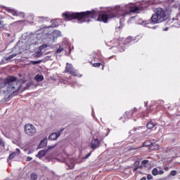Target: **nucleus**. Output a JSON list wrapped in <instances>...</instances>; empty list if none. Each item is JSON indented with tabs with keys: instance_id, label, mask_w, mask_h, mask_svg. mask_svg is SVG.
Wrapping results in <instances>:
<instances>
[{
	"instance_id": "1",
	"label": "nucleus",
	"mask_w": 180,
	"mask_h": 180,
	"mask_svg": "<svg viewBox=\"0 0 180 180\" xmlns=\"http://www.w3.org/2000/svg\"><path fill=\"white\" fill-rule=\"evenodd\" d=\"M33 85V82L26 83V81L21 80V82H18L16 80V77L11 76L6 78L4 83L0 85L1 89L0 90V94L4 95V99H8L11 95H15L18 91H26L30 86Z\"/></svg>"
},
{
	"instance_id": "2",
	"label": "nucleus",
	"mask_w": 180,
	"mask_h": 180,
	"mask_svg": "<svg viewBox=\"0 0 180 180\" xmlns=\"http://www.w3.org/2000/svg\"><path fill=\"white\" fill-rule=\"evenodd\" d=\"M94 11L75 13L72 14L65 13H63V16H65V19H68V20H71L72 19H82V18H89V16H91V15H94Z\"/></svg>"
},
{
	"instance_id": "3",
	"label": "nucleus",
	"mask_w": 180,
	"mask_h": 180,
	"mask_svg": "<svg viewBox=\"0 0 180 180\" xmlns=\"http://www.w3.org/2000/svg\"><path fill=\"white\" fill-rule=\"evenodd\" d=\"M166 18L167 15H165L164 10L161 8H158L152 16L151 20L153 23H161V22L165 20Z\"/></svg>"
},
{
	"instance_id": "4",
	"label": "nucleus",
	"mask_w": 180,
	"mask_h": 180,
	"mask_svg": "<svg viewBox=\"0 0 180 180\" xmlns=\"http://www.w3.org/2000/svg\"><path fill=\"white\" fill-rule=\"evenodd\" d=\"M25 133L27 136H34L36 134V127L33 126L32 124H27L24 127Z\"/></svg>"
},
{
	"instance_id": "5",
	"label": "nucleus",
	"mask_w": 180,
	"mask_h": 180,
	"mask_svg": "<svg viewBox=\"0 0 180 180\" xmlns=\"http://www.w3.org/2000/svg\"><path fill=\"white\" fill-rule=\"evenodd\" d=\"M116 15L112 13L110 14L109 16H108V15L106 14H103L102 15H100L98 18V20H102V22H104V23H106V22H108V19H112L113 18H116Z\"/></svg>"
},
{
	"instance_id": "6",
	"label": "nucleus",
	"mask_w": 180,
	"mask_h": 180,
	"mask_svg": "<svg viewBox=\"0 0 180 180\" xmlns=\"http://www.w3.org/2000/svg\"><path fill=\"white\" fill-rule=\"evenodd\" d=\"M100 146L101 142H99V140L98 139H95L94 141H91V148L93 150H96V148H98V147Z\"/></svg>"
},
{
	"instance_id": "7",
	"label": "nucleus",
	"mask_w": 180,
	"mask_h": 180,
	"mask_svg": "<svg viewBox=\"0 0 180 180\" xmlns=\"http://www.w3.org/2000/svg\"><path fill=\"white\" fill-rule=\"evenodd\" d=\"M61 131H58L57 133H52L50 136H49V139L50 140H57V139H58V137H60V136H61Z\"/></svg>"
},
{
	"instance_id": "8",
	"label": "nucleus",
	"mask_w": 180,
	"mask_h": 180,
	"mask_svg": "<svg viewBox=\"0 0 180 180\" xmlns=\"http://www.w3.org/2000/svg\"><path fill=\"white\" fill-rule=\"evenodd\" d=\"M65 72H70V74H74V69L72 68V65L67 63Z\"/></svg>"
},
{
	"instance_id": "9",
	"label": "nucleus",
	"mask_w": 180,
	"mask_h": 180,
	"mask_svg": "<svg viewBox=\"0 0 180 180\" xmlns=\"http://www.w3.org/2000/svg\"><path fill=\"white\" fill-rule=\"evenodd\" d=\"M47 151H49V150H41L38 153V154L36 155V157H37L38 158H43V157H44V155H46V154H47Z\"/></svg>"
},
{
	"instance_id": "10",
	"label": "nucleus",
	"mask_w": 180,
	"mask_h": 180,
	"mask_svg": "<svg viewBox=\"0 0 180 180\" xmlns=\"http://www.w3.org/2000/svg\"><path fill=\"white\" fill-rule=\"evenodd\" d=\"M44 147H47V140H42L39 144V148H44Z\"/></svg>"
},
{
	"instance_id": "11",
	"label": "nucleus",
	"mask_w": 180,
	"mask_h": 180,
	"mask_svg": "<svg viewBox=\"0 0 180 180\" xmlns=\"http://www.w3.org/2000/svg\"><path fill=\"white\" fill-rule=\"evenodd\" d=\"M139 11H140L139 7H134L130 9V12L132 13H139Z\"/></svg>"
},
{
	"instance_id": "12",
	"label": "nucleus",
	"mask_w": 180,
	"mask_h": 180,
	"mask_svg": "<svg viewBox=\"0 0 180 180\" xmlns=\"http://www.w3.org/2000/svg\"><path fill=\"white\" fill-rule=\"evenodd\" d=\"M34 78L36 81H37V82H40V81H43V79H44L43 76L39 75H37Z\"/></svg>"
},
{
	"instance_id": "13",
	"label": "nucleus",
	"mask_w": 180,
	"mask_h": 180,
	"mask_svg": "<svg viewBox=\"0 0 180 180\" xmlns=\"http://www.w3.org/2000/svg\"><path fill=\"white\" fill-rule=\"evenodd\" d=\"M140 161H136L134 163V171H137L139 169V168L140 167Z\"/></svg>"
},
{
	"instance_id": "14",
	"label": "nucleus",
	"mask_w": 180,
	"mask_h": 180,
	"mask_svg": "<svg viewBox=\"0 0 180 180\" xmlns=\"http://www.w3.org/2000/svg\"><path fill=\"white\" fill-rule=\"evenodd\" d=\"M37 174H36V173H32L31 175H30V180H37Z\"/></svg>"
},
{
	"instance_id": "15",
	"label": "nucleus",
	"mask_w": 180,
	"mask_h": 180,
	"mask_svg": "<svg viewBox=\"0 0 180 180\" xmlns=\"http://www.w3.org/2000/svg\"><path fill=\"white\" fill-rule=\"evenodd\" d=\"M53 36H54L55 37H57V36H58V37L61 36V32H60V31H58V30L54 31V32H53Z\"/></svg>"
},
{
	"instance_id": "16",
	"label": "nucleus",
	"mask_w": 180,
	"mask_h": 180,
	"mask_svg": "<svg viewBox=\"0 0 180 180\" xmlns=\"http://www.w3.org/2000/svg\"><path fill=\"white\" fill-rule=\"evenodd\" d=\"M154 126H155V125L154 124V123H153V122H148V123L147 124V125H146V127H147L148 129H153V127H154Z\"/></svg>"
},
{
	"instance_id": "17",
	"label": "nucleus",
	"mask_w": 180,
	"mask_h": 180,
	"mask_svg": "<svg viewBox=\"0 0 180 180\" xmlns=\"http://www.w3.org/2000/svg\"><path fill=\"white\" fill-rule=\"evenodd\" d=\"M152 174L153 175L155 176V175H158V169L157 168H154L152 171Z\"/></svg>"
},
{
	"instance_id": "18",
	"label": "nucleus",
	"mask_w": 180,
	"mask_h": 180,
	"mask_svg": "<svg viewBox=\"0 0 180 180\" xmlns=\"http://www.w3.org/2000/svg\"><path fill=\"white\" fill-rule=\"evenodd\" d=\"M13 57H16V53L10 55L8 57L6 58V60L8 61V60H12Z\"/></svg>"
},
{
	"instance_id": "19",
	"label": "nucleus",
	"mask_w": 180,
	"mask_h": 180,
	"mask_svg": "<svg viewBox=\"0 0 180 180\" xmlns=\"http://www.w3.org/2000/svg\"><path fill=\"white\" fill-rule=\"evenodd\" d=\"M16 156V153L13 152V153H11L10 155H9V160H12L13 159V158H15Z\"/></svg>"
},
{
	"instance_id": "20",
	"label": "nucleus",
	"mask_w": 180,
	"mask_h": 180,
	"mask_svg": "<svg viewBox=\"0 0 180 180\" xmlns=\"http://www.w3.org/2000/svg\"><path fill=\"white\" fill-rule=\"evenodd\" d=\"M41 54H43V53H41V51H38V52L35 53V57H40L41 56Z\"/></svg>"
},
{
	"instance_id": "21",
	"label": "nucleus",
	"mask_w": 180,
	"mask_h": 180,
	"mask_svg": "<svg viewBox=\"0 0 180 180\" xmlns=\"http://www.w3.org/2000/svg\"><path fill=\"white\" fill-rule=\"evenodd\" d=\"M41 63V61H40V60L32 61V64H33L34 65L40 64Z\"/></svg>"
},
{
	"instance_id": "22",
	"label": "nucleus",
	"mask_w": 180,
	"mask_h": 180,
	"mask_svg": "<svg viewBox=\"0 0 180 180\" xmlns=\"http://www.w3.org/2000/svg\"><path fill=\"white\" fill-rule=\"evenodd\" d=\"M170 175H172V176H175V175H176V170H173L170 172Z\"/></svg>"
},
{
	"instance_id": "23",
	"label": "nucleus",
	"mask_w": 180,
	"mask_h": 180,
	"mask_svg": "<svg viewBox=\"0 0 180 180\" xmlns=\"http://www.w3.org/2000/svg\"><path fill=\"white\" fill-rule=\"evenodd\" d=\"M43 49H47V44L41 45V46L39 47V49H40V50H43Z\"/></svg>"
},
{
	"instance_id": "24",
	"label": "nucleus",
	"mask_w": 180,
	"mask_h": 180,
	"mask_svg": "<svg viewBox=\"0 0 180 180\" xmlns=\"http://www.w3.org/2000/svg\"><path fill=\"white\" fill-rule=\"evenodd\" d=\"M68 167L70 169H72V168L75 167V165L73 162H72L71 165H68Z\"/></svg>"
},
{
	"instance_id": "25",
	"label": "nucleus",
	"mask_w": 180,
	"mask_h": 180,
	"mask_svg": "<svg viewBox=\"0 0 180 180\" xmlns=\"http://www.w3.org/2000/svg\"><path fill=\"white\" fill-rule=\"evenodd\" d=\"M0 146L2 147H5V143L2 141V139H0Z\"/></svg>"
},
{
	"instance_id": "26",
	"label": "nucleus",
	"mask_w": 180,
	"mask_h": 180,
	"mask_svg": "<svg viewBox=\"0 0 180 180\" xmlns=\"http://www.w3.org/2000/svg\"><path fill=\"white\" fill-rule=\"evenodd\" d=\"M63 51V48L62 47H59V49L56 51V53H60Z\"/></svg>"
},
{
	"instance_id": "27",
	"label": "nucleus",
	"mask_w": 180,
	"mask_h": 180,
	"mask_svg": "<svg viewBox=\"0 0 180 180\" xmlns=\"http://www.w3.org/2000/svg\"><path fill=\"white\" fill-rule=\"evenodd\" d=\"M93 67H101V63H94Z\"/></svg>"
},
{
	"instance_id": "28",
	"label": "nucleus",
	"mask_w": 180,
	"mask_h": 180,
	"mask_svg": "<svg viewBox=\"0 0 180 180\" xmlns=\"http://www.w3.org/2000/svg\"><path fill=\"white\" fill-rule=\"evenodd\" d=\"M147 179L150 180V179H153V176L151 174H148L147 176Z\"/></svg>"
},
{
	"instance_id": "29",
	"label": "nucleus",
	"mask_w": 180,
	"mask_h": 180,
	"mask_svg": "<svg viewBox=\"0 0 180 180\" xmlns=\"http://www.w3.org/2000/svg\"><path fill=\"white\" fill-rule=\"evenodd\" d=\"M15 154H17V155L20 154V150L19 148H17V149H16V153H15Z\"/></svg>"
},
{
	"instance_id": "30",
	"label": "nucleus",
	"mask_w": 180,
	"mask_h": 180,
	"mask_svg": "<svg viewBox=\"0 0 180 180\" xmlns=\"http://www.w3.org/2000/svg\"><path fill=\"white\" fill-rule=\"evenodd\" d=\"M54 147H56V145H53L51 146H49L48 148H49V150H51V148H54Z\"/></svg>"
},
{
	"instance_id": "31",
	"label": "nucleus",
	"mask_w": 180,
	"mask_h": 180,
	"mask_svg": "<svg viewBox=\"0 0 180 180\" xmlns=\"http://www.w3.org/2000/svg\"><path fill=\"white\" fill-rule=\"evenodd\" d=\"M32 158H30V157H27V161L29 162V161H32Z\"/></svg>"
},
{
	"instance_id": "32",
	"label": "nucleus",
	"mask_w": 180,
	"mask_h": 180,
	"mask_svg": "<svg viewBox=\"0 0 180 180\" xmlns=\"http://www.w3.org/2000/svg\"><path fill=\"white\" fill-rule=\"evenodd\" d=\"M148 162V160H145L142 161V164H147Z\"/></svg>"
},
{
	"instance_id": "33",
	"label": "nucleus",
	"mask_w": 180,
	"mask_h": 180,
	"mask_svg": "<svg viewBox=\"0 0 180 180\" xmlns=\"http://www.w3.org/2000/svg\"><path fill=\"white\" fill-rule=\"evenodd\" d=\"M159 175H162L164 174V172L162 170H160L158 172Z\"/></svg>"
},
{
	"instance_id": "34",
	"label": "nucleus",
	"mask_w": 180,
	"mask_h": 180,
	"mask_svg": "<svg viewBox=\"0 0 180 180\" xmlns=\"http://www.w3.org/2000/svg\"><path fill=\"white\" fill-rule=\"evenodd\" d=\"M90 155H91V153H89L88 155H86L84 158H88L89 157H90Z\"/></svg>"
},
{
	"instance_id": "35",
	"label": "nucleus",
	"mask_w": 180,
	"mask_h": 180,
	"mask_svg": "<svg viewBox=\"0 0 180 180\" xmlns=\"http://www.w3.org/2000/svg\"><path fill=\"white\" fill-rule=\"evenodd\" d=\"M168 169H169V167H166L165 168V171H168Z\"/></svg>"
},
{
	"instance_id": "36",
	"label": "nucleus",
	"mask_w": 180,
	"mask_h": 180,
	"mask_svg": "<svg viewBox=\"0 0 180 180\" xmlns=\"http://www.w3.org/2000/svg\"><path fill=\"white\" fill-rule=\"evenodd\" d=\"M147 179L146 177H143L142 179H141V180H146Z\"/></svg>"
},
{
	"instance_id": "37",
	"label": "nucleus",
	"mask_w": 180,
	"mask_h": 180,
	"mask_svg": "<svg viewBox=\"0 0 180 180\" xmlns=\"http://www.w3.org/2000/svg\"><path fill=\"white\" fill-rule=\"evenodd\" d=\"M131 150H137L136 148H132Z\"/></svg>"
},
{
	"instance_id": "38",
	"label": "nucleus",
	"mask_w": 180,
	"mask_h": 180,
	"mask_svg": "<svg viewBox=\"0 0 180 180\" xmlns=\"http://www.w3.org/2000/svg\"><path fill=\"white\" fill-rule=\"evenodd\" d=\"M165 30H168V27H166Z\"/></svg>"
},
{
	"instance_id": "39",
	"label": "nucleus",
	"mask_w": 180,
	"mask_h": 180,
	"mask_svg": "<svg viewBox=\"0 0 180 180\" xmlns=\"http://www.w3.org/2000/svg\"><path fill=\"white\" fill-rule=\"evenodd\" d=\"M65 160H61L62 162H64Z\"/></svg>"
},
{
	"instance_id": "40",
	"label": "nucleus",
	"mask_w": 180,
	"mask_h": 180,
	"mask_svg": "<svg viewBox=\"0 0 180 180\" xmlns=\"http://www.w3.org/2000/svg\"><path fill=\"white\" fill-rule=\"evenodd\" d=\"M1 22H0V29H1Z\"/></svg>"
},
{
	"instance_id": "41",
	"label": "nucleus",
	"mask_w": 180,
	"mask_h": 180,
	"mask_svg": "<svg viewBox=\"0 0 180 180\" xmlns=\"http://www.w3.org/2000/svg\"><path fill=\"white\" fill-rule=\"evenodd\" d=\"M72 74H73V75H74V72H73V73H72Z\"/></svg>"
}]
</instances>
